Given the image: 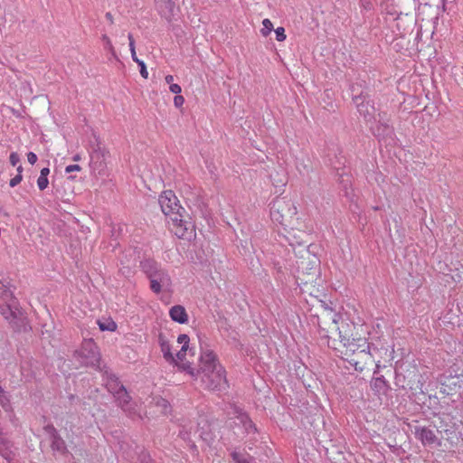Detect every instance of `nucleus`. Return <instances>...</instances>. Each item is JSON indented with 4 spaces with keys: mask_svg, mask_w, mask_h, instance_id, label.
<instances>
[{
    "mask_svg": "<svg viewBox=\"0 0 463 463\" xmlns=\"http://www.w3.org/2000/svg\"><path fill=\"white\" fill-rule=\"evenodd\" d=\"M326 316L330 320L328 328L323 327L319 324V335L321 337L329 340V333L333 331L337 332L339 341L345 348L344 354L346 356L345 360L354 367L358 372H363L365 365L373 360V355L370 351V345L367 340L363 337H352L351 325L347 322L341 321V317L329 311Z\"/></svg>",
    "mask_w": 463,
    "mask_h": 463,
    "instance_id": "f257e3e1",
    "label": "nucleus"
},
{
    "mask_svg": "<svg viewBox=\"0 0 463 463\" xmlns=\"http://www.w3.org/2000/svg\"><path fill=\"white\" fill-rule=\"evenodd\" d=\"M200 356L198 370L188 365V373L193 376L200 378L203 386L210 390H222L227 386L226 372L220 364L214 351L205 343H200Z\"/></svg>",
    "mask_w": 463,
    "mask_h": 463,
    "instance_id": "f03ea898",
    "label": "nucleus"
},
{
    "mask_svg": "<svg viewBox=\"0 0 463 463\" xmlns=\"http://www.w3.org/2000/svg\"><path fill=\"white\" fill-rule=\"evenodd\" d=\"M143 272L150 281V288L159 294L162 291H170L172 279L168 271L154 260H145L140 264Z\"/></svg>",
    "mask_w": 463,
    "mask_h": 463,
    "instance_id": "7ed1b4c3",
    "label": "nucleus"
},
{
    "mask_svg": "<svg viewBox=\"0 0 463 463\" xmlns=\"http://www.w3.org/2000/svg\"><path fill=\"white\" fill-rule=\"evenodd\" d=\"M0 313L10 323L14 322L21 316L17 300L14 298L12 290L0 280Z\"/></svg>",
    "mask_w": 463,
    "mask_h": 463,
    "instance_id": "20e7f679",
    "label": "nucleus"
},
{
    "mask_svg": "<svg viewBox=\"0 0 463 463\" xmlns=\"http://www.w3.org/2000/svg\"><path fill=\"white\" fill-rule=\"evenodd\" d=\"M296 207L285 198H277L271 203L270 218L280 225H285L288 219L296 214Z\"/></svg>",
    "mask_w": 463,
    "mask_h": 463,
    "instance_id": "39448f33",
    "label": "nucleus"
},
{
    "mask_svg": "<svg viewBox=\"0 0 463 463\" xmlns=\"http://www.w3.org/2000/svg\"><path fill=\"white\" fill-rule=\"evenodd\" d=\"M77 357L80 364L86 366H99V353L98 346L92 340H85L77 352Z\"/></svg>",
    "mask_w": 463,
    "mask_h": 463,
    "instance_id": "423d86ee",
    "label": "nucleus"
},
{
    "mask_svg": "<svg viewBox=\"0 0 463 463\" xmlns=\"http://www.w3.org/2000/svg\"><path fill=\"white\" fill-rule=\"evenodd\" d=\"M168 219L170 230L178 238H190L194 235V224L191 222L183 219V215L181 214V213L169 216Z\"/></svg>",
    "mask_w": 463,
    "mask_h": 463,
    "instance_id": "0eeeda50",
    "label": "nucleus"
},
{
    "mask_svg": "<svg viewBox=\"0 0 463 463\" xmlns=\"http://www.w3.org/2000/svg\"><path fill=\"white\" fill-rule=\"evenodd\" d=\"M158 203L162 212L167 217L181 213L183 210L176 195L171 190L163 192L158 198Z\"/></svg>",
    "mask_w": 463,
    "mask_h": 463,
    "instance_id": "6e6552de",
    "label": "nucleus"
},
{
    "mask_svg": "<svg viewBox=\"0 0 463 463\" xmlns=\"http://www.w3.org/2000/svg\"><path fill=\"white\" fill-rule=\"evenodd\" d=\"M354 102L357 107L359 114L367 122H371L373 119L375 120V109L369 100H366L364 96H356L354 98Z\"/></svg>",
    "mask_w": 463,
    "mask_h": 463,
    "instance_id": "1a4fd4ad",
    "label": "nucleus"
},
{
    "mask_svg": "<svg viewBox=\"0 0 463 463\" xmlns=\"http://www.w3.org/2000/svg\"><path fill=\"white\" fill-rule=\"evenodd\" d=\"M414 435L415 438L419 439L424 446L440 444V441L439 440L435 432L428 427L416 426L414 429Z\"/></svg>",
    "mask_w": 463,
    "mask_h": 463,
    "instance_id": "9d476101",
    "label": "nucleus"
},
{
    "mask_svg": "<svg viewBox=\"0 0 463 463\" xmlns=\"http://www.w3.org/2000/svg\"><path fill=\"white\" fill-rule=\"evenodd\" d=\"M439 422L437 428L445 433H452L457 429V421L449 413H442L439 416Z\"/></svg>",
    "mask_w": 463,
    "mask_h": 463,
    "instance_id": "9b49d317",
    "label": "nucleus"
},
{
    "mask_svg": "<svg viewBox=\"0 0 463 463\" xmlns=\"http://www.w3.org/2000/svg\"><path fill=\"white\" fill-rule=\"evenodd\" d=\"M106 387L108 391L113 394V396H116L117 394H122L126 396V388L119 383L114 374H109L107 376Z\"/></svg>",
    "mask_w": 463,
    "mask_h": 463,
    "instance_id": "f8f14e48",
    "label": "nucleus"
},
{
    "mask_svg": "<svg viewBox=\"0 0 463 463\" xmlns=\"http://www.w3.org/2000/svg\"><path fill=\"white\" fill-rule=\"evenodd\" d=\"M171 319L179 324H185L188 321V315L185 308L181 305H175L169 310Z\"/></svg>",
    "mask_w": 463,
    "mask_h": 463,
    "instance_id": "ddd939ff",
    "label": "nucleus"
},
{
    "mask_svg": "<svg viewBox=\"0 0 463 463\" xmlns=\"http://www.w3.org/2000/svg\"><path fill=\"white\" fill-rule=\"evenodd\" d=\"M159 345L164 358L169 362H175V358L171 352V345L163 335H159Z\"/></svg>",
    "mask_w": 463,
    "mask_h": 463,
    "instance_id": "4468645a",
    "label": "nucleus"
},
{
    "mask_svg": "<svg viewBox=\"0 0 463 463\" xmlns=\"http://www.w3.org/2000/svg\"><path fill=\"white\" fill-rule=\"evenodd\" d=\"M118 402V405L122 408L123 411L128 412L129 414H133L131 404H130V396L126 391V396L122 394H117L114 396Z\"/></svg>",
    "mask_w": 463,
    "mask_h": 463,
    "instance_id": "2eb2a0df",
    "label": "nucleus"
},
{
    "mask_svg": "<svg viewBox=\"0 0 463 463\" xmlns=\"http://www.w3.org/2000/svg\"><path fill=\"white\" fill-rule=\"evenodd\" d=\"M296 167L300 175H307L312 170L309 159L305 158L297 159Z\"/></svg>",
    "mask_w": 463,
    "mask_h": 463,
    "instance_id": "dca6fc26",
    "label": "nucleus"
},
{
    "mask_svg": "<svg viewBox=\"0 0 463 463\" xmlns=\"http://www.w3.org/2000/svg\"><path fill=\"white\" fill-rule=\"evenodd\" d=\"M52 448L53 450H56V451L61 452V453L66 451V445H65L64 440L57 434H54L52 437Z\"/></svg>",
    "mask_w": 463,
    "mask_h": 463,
    "instance_id": "f3484780",
    "label": "nucleus"
},
{
    "mask_svg": "<svg viewBox=\"0 0 463 463\" xmlns=\"http://www.w3.org/2000/svg\"><path fill=\"white\" fill-rule=\"evenodd\" d=\"M241 423H242L247 433H251L256 431V427L253 424L252 420L246 414H241L239 417Z\"/></svg>",
    "mask_w": 463,
    "mask_h": 463,
    "instance_id": "a211bd4d",
    "label": "nucleus"
},
{
    "mask_svg": "<svg viewBox=\"0 0 463 463\" xmlns=\"http://www.w3.org/2000/svg\"><path fill=\"white\" fill-rule=\"evenodd\" d=\"M101 41L103 43L104 50L109 52L113 58H117L116 50L112 44L110 38L107 34H102Z\"/></svg>",
    "mask_w": 463,
    "mask_h": 463,
    "instance_id": "6ab92c4d",
    "label": "nucleus"
},
{
    "mask_svg": "<svg viewBox=\"0 0 463 463\" xmlns=\"http://www.w3.org/2000/svg\"><path fill=\"white\" fill-rule=\"evenodd\" d=\"M98 325L101 331L113 332L117 329L116 323L111 319L99 320Z\"/></svg>",
    "mask_w": 463,
    "mask_h": 463,
    "instance_id": "aec40b11",
    "label": "nucleus"
},
{
    "mask_svg": "<svg viewBox=\"0 0 463 463\" xmlns=\"http://www.w3.org/2000/svg\"><path fill=\"white\" fill-rule=\"evenodd\" d=\"M372 387L377 392H384L386 389V382L383 376L374 378L372 382Z\"/></svg>",
    "mask_w": 463,
    "mask_h": 463,
    "instance_id": "412c9836",
    "label": "nucleus"
},
{
    "mask_svg": "<svg viewBox=\"0 0 463 463\" xmlns=\"http://www.w3.org/2000/svg\"><path fill=\"white\" fill-rule=\"evenodd\" d=\"M232 457L236 463H251V458L250 456L240 452H233Z\"/></svg>",
    "mask_w": 463,
    "mask_h": 463,
    "instance_id": "4be33fe9",
    "label": "nucleus"
},
{
    "mask_svg": "<svg viewBox=\"0 0 463 463\" xmlns=\"http://www.w3.org/2000/svg\"><path fill=\"white\" fill-rule=\"evenodd\" d=\"M273 30V24L271 21L268 18L264 19L262 21V28L260 30V33L263 36H268L270 32Z\"/></svg>",
    "mask_w": 463,
    "mask_h": 463,
    "instance_id": "5701e85b",
    "label": "nucleus"
},
{
    "mask_svg": "<svg viewBox=\"0 0 463 463\" xmlns=\"http://www.w3.org/2000/svg\"><path fill=\"white\" fill-rule=\"evenodd\" d=\"M156 404L158 408H160L162 413L166 414L169 411L170 406H169L168 402L165 399L158 398L156 400Z\"/></svg>",
    "mask_w": 463,
    "mask_h": 463,
    "instance_id": "b1692460",
    "label": "nucleus"
},
{
    "mask_svg": "<svg viewBox=\"0 0 463 463\" xmlns=\"http://www.w3.org/2000/svg\"><path fill=\"white\" fill-rule=\"evenodd\" d=\"M157 5H159V8H162V5H165V7L168 9L169 13H172L175 7V3L172 0H155Z\"/></svg>",
    "mask_w": 463,
    "mask_h": 463,
    "instance_id": "393cba45",
    "label": "nucleus"
},
{
    "mask_svg": "<svg viewBox=\"0 0 463 463\" xmlns=\"http://www.w3.org/2000/svg\"><path fill=\"white\" fill-rule=\"evenodd\" d=\"M189 347H181V349L176 353L175 358V362H173L174 364H177L178 362H183L185 358L186 351Z\"/></svg>",
    "mask_w": 463,
    "mask_h": 463,
    "instance_id": "a878e982",
    "label": "nucleus"
},
{
    "mask_svg": "<svg viewBox=\"0 0 463 463\" xmlns=\"http://www.w3.org/2000/svg\"><path fill=\"white\" fill-rule=\"evenodd\" d=\"M49 180L48 177L40 176L37 179V186L39 190L43 191L48 187Z\"/></svg>",
    "mask_w": 463,
    "mask_h": 463,
    "instance_id": "bb28decb",
    "label": "nucleus"
},
{
    "mask_svg": "<svg viewBox=\"0 0 463 463\" xmlns=\"http://www.w3.org/2000/svg\"><path fill=\"white\" fill-rule=\"evenodd\" d=\"M177 342L182 345L183 347H189L190 338L187 335L182 334L178 335Z\"/></svg>",
    "mask_w": 463,
    "mask_h": 463,
    "instance_id": "cd10ccee",
    "label": "nucleus"
},
{
    "mask_svg": "<svg viewBox=\"0 0 463 463\" xmlns=\"http://www.w3.org/2000/svg\"><path fill=\"white\" fill-rule=\"evenodd\" d=\"M139 68H140V74L141 76L144 78V79H147L148 77V71L146 70V63L140 60V61H137L136 62Z\"/></svg>",
    "mask_w": 463,
    "mask_h": 463,
    "instance_id": "c85d7f7f",
    "label": "nucleus"
},
{
    "mask_svg": "<svg viewBox=\"0 0 463 463\" xmlns=\"http://www.w3.org/2000/svg\"><path fill=\"white\" fill-rule=\"evenodd\" d=\"M0 404L3 406V408L5 410L7 411L9 409L8 401H7V399L5 395V392L1 386H0Z\"/></svg>",
    "mask_w": 463,
    "mask_h": 463,
    "instance_id": "c756f323",
    "label": "nucleus"
},
{
    "mask_svg": "<svg viewBox=\"0 0 463 463\" xmlns=\"http://www.w3.org/2000/svg\"><path fill=\"white\" fill-rule=\"evenodd\" d=\"M276 39L279 42H283L286 39L285 30L283 27H278L275 30Z\"/></svg>",
    "mask_w": 463,
    "mask_h": 463,
    "instance_id": "7c9ffc66",
    "label": "nucleus"
},
{
    "mask_svg": "<svg viewBox=\"0 0 463 463\" xmlns=\"http://www.w3.org/2000/svg\"><path fill=\"white\" fill-rule=\"evenodd\" d=\"M359 4L363 10L370 11L373 9V3L371 0H359Z\"/></svg>",
    "mask_w": 463,
    "mask_h": 463,
    "instance_id": "2f4dec72",
    "label": "nucleus"
},
{
    "mask_svg": "<svg viewBox=\"0 0 463 463\" xmlns=\"http://www.w3.org/2000/svg\"><path fill=\"white\" fill-rule=\"evenodd\" d=\"M9 160H10L11 165L15 166L20 162V156L16 152H13L10 155Z\"/></svg>",
    "mask_w": 463,
    "mask_h": 463,
    "instance_id": "473e14b6",
    "label": "nucleus"
},
{
    "mask_svg": "<svg viewBox=\"0 0 463 463\" xmlns=\"http://www.w3.org/2000/svg\"><path fill=\"white\" fill-rule=\"evenodd\" d=\"M23 179V175H20V174H17L14 177H13L11 180H10V186L11 187H14L16 186L17 184H19L21 183Z\"/></svg>",
    "mask_w": 463,
    "mask_h": 463,
    "instance_id": "72a5a7b5",
    "label": "nucleus"
},
{
    "mask_svg": "<svg viewBox=\"0 0 463 463\" xmlns=\"http://www.w3.org/2000/svg\"><path fill=\"white\" fill-rule=\"evenodd\" d=\"M184 99L183 96L181 95H176L175 98H174V104L176 108H180L184 105Z\"/></svg>",
    "mask_w": 463,
    "mask_h": 463,
    "instance_id": "f704fd0d",
    "label": "nucleus"
},
{
    "mask_svg": "<svg viewBox=\"0 0 463 463\" xmlns=\"http://www.w3.org/2000/svg\"><path fill=\"white\" fill-rule=\"evenodd\" d=\"M81 170V167L79 165H70L65 167V172L67 174L71 172H80Z\"/></svg>",
    "mask_w": 463,
    "mask_h": 463,
    "instance_id": "c9c22d12",
    "label": "nucleus"
},
{
    "mask_svg": "<svg viewBox=\"0 0 463 463\" xmlns=\"http://www.w3.org/2000/svg\"><path fill=\"white\" fill-rule=\"evenodd\" d=\"M169 90L172 92V93H175L176 95H178L179 93H181L182 91V88L180 85L176 84V83H173V84H170L169 85Z\"/></svg>",
    "mask_w": 463,
    "mask_h": 463,
    "instance_id": "e433bc0d",
    "label": "nucleus"
},
{
    "mask_svg": "<svg viewBox=\"0 0 463 463\" xmlns=\"http://www.w3.org/2000/svg\"><path fill=\"white\" fill-rule=\"evenodd\" d=\"M27 160L31 165H34L37 161V156L33 152H29L27 154Z\"/></svg>",
    "mask_w": 463,
    "mask_h": 463,
    "instance_id": "4c0bfd02",
    "label": "nucleus"
},
{
    "mask_svg": "<svg viewBox=\"0 0 463 463\" xmlns=\"http://www.w3.org/2000/svg\"><path fill=\"white\" fill-rule=\"evenodd\" d=\"M129 51H130V53H131V58L132 60L137 62V61H140L137 56V52H136V46L131 44V46H129Z\"/></svg>",
    "mask_w": 463,
    "mask_h": 463,
    "instance_id": "58836bf2",
    "label": "nucleus"
},
{
    "mask_svg": "<svg viewBox=\"0 0 463 463\" xmlns=\"http://www.w3.org/2000/svg\"><path fill=\"white\" fill-rule=\"evenodd\" d=\"M50 174V169L48 167H44L40 172V176L43 177H48V175Z\"/></svg>",
    "mask_w": 463,
    "mask_h": 463,
    "instance_id": "ea45409f",
    "label": "nucleus"
},
{
    "mask_svg": "<svg viewBox=\"0 0 463 463\" xmlns=\"http://www.w3.org/2000/svg\"><path fill=\"white\" fill-rule=\"evenodd\" d=\"M165 80V82L168 83L169 85L173 84L174 76L173 75H166Z\"/></svg>",
    "mask_w": 463,
    "mask_h": 463,
    "instance_id": "a19ab883",
    "label": "nucleus"
},
{
    "mask_svg": "<svg viewBox=\"0 0 463 463\" xmlns=\"http://www.w3.org/2000/svg\"><path fill=\"white\" fill-rule=\"evenodd\" d=\"M128 42H129L128 43L129 46H131V44L135 45V41H134L133 35L131 33H128Z\"/></svg>",
    "mask_w": 463,
    "mask_h": 463,
    "instance_id": "79ce46f5",
    "label": "nucleus"
},
{
    "mask_svg": "<svg viewBox=\"0 0 463 463\" xmlns=\"http://www.w3.org/2000/svg\"><path fill=\"white\" fill-rule=\"evenodd\" d=\"M106 18L108 21H109V23L113 24V16L110 13L106 14Z\"/></svg>",
    "mask_w": 463,
    "mask_h": 463,
    "instance_id": "37998d69",
    "label": "nucleus"
},
{
    "mask_svg": "<svg viewBox=\"0 0 463 463\" xmlns=\"http://www.w3.org/2000/svg\"><path fill=\"white\" fill-rule=\"evenodd\" d=\"M17 172H18V174L22 175V173H23V166L21 165H19L17 166Z\"/></svg>",
    "mask_w": 463,
    "mask_h": 463,
    "instance_id": "c03bdc74",
    "label": "nucleus"
},
{
    "mask_svg": "<svg viewBox=\"0 0 463 463\" xmlns=\"http://www.w3.org/2000/svg\"><path fill=\"white\" fill-rule=\"evenodd\" d=\"M74 161H79L80 160V156L79 154L75 155L72 158Z\"/></svg>",
    "mask_w": 463,
    "mask_h": 463,
    "instance_id": "a18cd8bd",
    "label": "nucleus"
},
{
    "mask_svg": "<svg viewBox=\"0 0 463 463\" xmlns=\"http://www.w3.org/2000/svg\"><path fill=\"white\" fill-rule=\"evenodd\" d=\"M22 374L24 375V377L28 380L29 378V375L28 374H25L24 371H22Z\"/></svg>",
    "mask_w": 463,
    "mask_h": 463,
    "instance_id": "49530a36",
    "label": "nucleus"
},
{
    "mask_svg": "<svg viewBox=\"0 0 463 463\" xmlns=\"http://www.w3.org/2000/svg\"><path fill=\"white\" fill-rule=\"evenodd\" d=\"M328 345L333 347V349H336V347L335 345H331L329 342H328Z\"/></svg>",
    "mask_w": 463,
    "mask_h": 463,
    "instance_id": "de8ad7c7",
    "label": "nucleus"
},
{
    "mask_svg": "<svg viewBox=\"0 0 463 463\" xmlns=\"http://www.w3.org/2000/svg\"><path fill=\"white\" fill-rule=\"evenodd\" d=\"M462 378H463V374H462Z\"/></svg>",
    "mask_w": 463,
    "mask_h": 463,
    "instance_id": "09e8293b",
    "label": "nucleus"
}]
</instances>
